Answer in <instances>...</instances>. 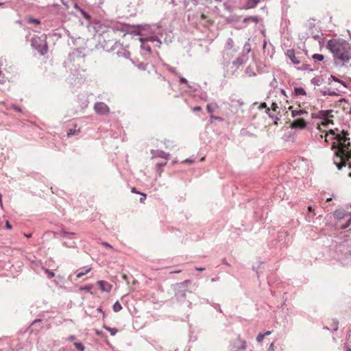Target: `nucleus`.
<instances>
[{"label":"nucleus","instance_id":"nucleus-1","mask_svg":"<svg viewBox=\"0 0 351 351\" xmlns=\"http://www.w3.org/2000/svg\"><path fill=\"white\" fill-rule=\"evenodd\" d=\"M349 134L344 130L329 129L324 133L325 141L335 150L334 163L339 169L348 165L351 170V148ZM351 177V171L349 173Z\"/></svg>","mask_w":351,"mask_h":351},{"label":"nucleus","instance_id":"nucleus-2","mask_svg":"<svg viewBox=\"0 0 351 351\" xmlns=\"http://www.w3.org/2000/svg\"><path fill=\"white\" fill-rule=\"evenodd\" d=\"M327 48L333 54L335 60L340 63L348 62L350 59L349 43L345 40H329Z\"/></svg>","mask_w":351,"mask_h":351},{"label":"nucleus","instance_id":"nucleus-3","mask_svg":"<svg viewBox=\"0 0 351 351\" xmlns=\"http://www.w3.org/2000/svg\"><path fill=\"white\" fill-rule=\"evenodd\" d=\"M151 29V27L149 25H147L145 27H144L143 29H141V32L140 33V35L141 37L140 38V40L141 42V48L142 49L147 51L151 52V46H149L147 43L152 42V43H156L154 46L156 47H160L161 42L158 37L154 34H147V32H148Z\"/></svg>","mask_w":351,"mask_h":351},{"label":"nucleus","instance_id":"nucleus-4","mask_svg":"<svg viewBox=\"0 0 351 351\" xmlns=\"http://www.w3.org/2000/svg\"><path fill=\"white\" fill-rule=\"evenodd\" d=\"M32 46L41 55L45 54L48 49L45 34H42L40 36H34L32 38Z\"/></svg>","mask_w":351,"mask_h":351},{"label":"nucleus","instance_id":"nucleus-5","mask_svg":"<svg viewBox=\"0 0 351 351\" xmlns=\"http://www.w3.org/2000/svg\"><path fill=\"white\" fill-rule=\"evenodd\" d=\"M333 112L332 110H320L317 113L313 114L312 117L315 119H322V121L319 123V128L322 125L324 127H328L330 124L333 125L332 120L330 118L332 117L331 113Z\"/></svg>","mask_w":351,"mask_h":351},{"label":"nucleus","instance_id":"nucleus-6","mask_svg":"<svg viewBox=\"0 0 351 351\" xmlns=\"http://www.w3.org/2000/svg\"><path fill=\"white\" fill-rule=\"evenodd\" d=\"M334 217L337 219H344L346 217H348V219L346 223L342 224L340 226L341 229H346L347 228L351 223V217H349L348 213H345L343 210H337L334 212Z\"/></svg>","mask_w":351,"mask_h":351},{"label":"nucleus","instance_id":"nucleus-7","mask_svg":"<svg viewBox=\"0 0 351 351\" xmlns=\"http://www.w3.org/2000/svg\"><path fill=\"white\" fill-rule=\"evenodd\" d=\"M95 110L98 114H107L109 112V108L108 106L104 102H97L95 104Z\"/></svg>","mask_w":351,"mask_h":351},{"label":"nucleus","instance_id":"nucleus-8","mask_svg":"<svg viewBox=\"0 0 351 351\" xmlns=\"http://www.w3.org/2000/svg\"><path fill=\"white\" fill-rule=\"evenodd\" d=\"M224 50L226 51L227 54L230 53L232 56H234L237 52V50L234 48V41L231 38L227 39Z\"/></svg>","mask_w":351,"mask_h":351},{"label":"nucleus","instance_id":"nucleus-9","mask_svg":"<svg viewBox=\"0 0 351 351\" xmlns=\"http://www.w3.org/2000/svg\"><path fill=\"white\" fill-rule=\"evenodd\" d=\"M306 127V122L302 119H295L291 125L292 129H304Z\"/></svg>","mask_w":351,"mask_h":351},{"label":"nucleus","instance_id":"nucleus-10","mask_svg":"<svg viewBox=\"0 0 351 351\" xmlns=\"http://www.w3.org/2000/svg\"><path fill=\"white\" fill-rule=\"evenodd\" d=\"M286 55L293 64L297 65L300 64V60L296 57L293 49H288L286 52Z\"/></svg>","mask_w":351,"mask_h":351},{"label":"nucleus","instance_id":"nucleus-11","mask_svg":"<svg viewBox=\"0 0 351 351\" xmlns=\"http://www.w3.org/2000/svg\"><path fill=\"white\" fill-rule=\"evenodd\" d=\"M97 284L103 292L108 293L112 290V285L104 280H99Z\"/></svg>","mask_w":351,"mask_h":351},{"label":"nucleus","instance_id":"nucleus-12","mask_svg":"<svg viewBox=\"0 0 351 351\" xmlns=\"http://www.w3.org/2000/svg\"><path fill=\"white\" fill-rule=\"evenodd\" d=\"M152 157L153 158H162L167 159L169 156V153H166L162 150H152Z\"/></svg>","mask_w":351,"mask_h":351},{"label":"nucleus","instance_id":"nucleus-13","mask_svg":"<svg viewBox=\"0 0 351 351\" xmlns=\"http://www.w3.org/2000/svg\"><path fill=\"white\" fill-rule=\"evenodd\" d=\"M259 0H247L246 5H245V9H251L255 8L258 3Z\"/></svg>","mask_w":351,"mask_h":351},{"label":"nucleus","instance_id":"nucleus-14","mask_svg":"<svg viewBox=\"0 0 351 351\" xmlns=\"http://www.w3.org/2000/svg\"><path fill=\"white\" fill-rule=\"evenodd\" d=\"M75 8L79 11L80 12V14L82 15V16L86 19V20H90V15L86 12H85L84 10H82V8H80L77 4L75 5Z\"/></svg>","mask_w":351,"mask_h":351},{"label":"nucleus","instance_id":"nucleus-15","mask_svg":"<svg viewBox=\"0 0 351 351\" xmlns=\"http://www.w3.org/2000/svg\"><path fill=\"white\" fill-rule=\"evenodd\" d=\"M218 108L219 106L216 103L208 104L206 106V110L209 113H213Z\"/></svg>","mask_w":351,"mask_h":351},{"label":"nucleus","instance_id":"nucleus-16","mask_svg":"<svg viewBox=\"0 0 351 351\" xmlns=\"http://www.w3.org/2000/svg\"><path fill=\"white\" fill-rule=\"evenodd\" d=\"M304 114H306V111L304 110H293L291 111V116L293 117H296L300 115H302Z\"/></svg>","mask_w":351,"mask_h":351},{"label":"nucleus","instance_id":"nucleus-17","mask_svg":"<svg viewBox=\"0 0 351 351\" xmlns=\"http://www.w3.org/2000/svg\"><path fill=\"white\" fill-rule=\"evenodd\" d=\"M331 81H334V82H338L343 87H346V85L345 84V82H343V81L340 80L339 79H338L337 77H336L334 75H330V77L328 78V82H329V84H330Z\"/></svg>","mask_w":351,"mask_h":351},{"label":"nucleus","instance_id":"nucleus-18","mask_svg":"<svg viewBox=\"0 0 351 351\" xmlns=\"http://www.w3.org/2000/svg\"><path fill=\"white\" fill-rule=\"evenodd\" d=\"M103 328H105L106 330H108L112 336H114L117 332L118 330L115 328H110L109 326L106 325H104Z\"/></svg>","mask_w":351,"mask_h":351},{"label":"nucleus","instance_id":"nucleus-19","mask_svg":"<svg viewBox=\"0 0 351 351\" xmlns=\"http://www.w3.org/2000/svg\"><path fill=\"white\" fill-rule=\"evenodd\" d=\"M294 93L295 94V95H306V91L303 88H294Z\"/></svg>","mask_w":351,"mask_h":351},{"label":"nucleus","instance_id":"nucleus-20","mask_svg":"<svg viewBox=\"0 0 351 351\" xmlns=\"http://www.w3.org/2000/svg\"><path fill=\"white\" fill-rule=\"evenodd\" d=\"M113 311L116 313L120 311L122 309V306L119 301H117L113 305Z\"/></svg>","mask_w":351,"mask_h":351},{"label":"nucleus","instance_id":"nucleus-21","mask_svg":"<svg viewBox=\"0 0 351 351\" xmlns=\"http://www.w3.org/2000/svg\"><path fill=\"white\" fill-rule=\"evenodd\" d=\"M90 270H91V267H88V268H87V269L80 271V272H78L76 274V277L77 278H80L82 277L84 275L88 274L89 271H90Z\"/></svg>","mask_w":351,"mask_h":351},{"label":"nucleus","instance_id":"nucleus-22","mask_svg":"<svg viewBox=\"0 0 351 351\" xmlns=\"http://www.w3.org/2000/svg\"><path fill=\"white\" fill-rule=\"evenodd\" d=\"M232 57L233 56H232L230 53L227 54L226 51L224 50L223 55L224 61H226L228 63L232 59Z\"/></svg>","mask_w":351,"mask_h":351},{"label":"nucleus","instance_id":"nucleus-23","mask_svg":"<svg viewBox=\"0 0 351 351\" xmlns=\"http://www.w3.org/2000/svg\"><path fill=\"white\" fill-rule=\"evenodd\" d=\"M315 216V213H308L306 215V220L308 222H313L314 221V218Z\"/></svg>","mask_w":351,"mask_h":351},{"label":"nucleus","instance_id":"nucleus-24","mask_svg":"<svg viewBox=\"0 0 351 351\" xmlns=\"http://www.w3.org/2000/svg\"><path fill=\"white\" fill-rule=\"evenodd\" d=\"M313 59L315 61H322L324 60V56L322 54L315 53L312 56Z\"/></svg>","mask_w":351,"mask_h":351},{"label":"nucleus","instance_id":"nucleus-25","mask_svg":"<svg viewBox=\"0 0 351 351\" xmlns=\"http://www.w3.org/2000/svg\"><path fill=\"white\" fill-rule=\"evenodd\" d=\"M322 94L323 95H337L335 91L330 90H324L322 91Z\"/></svg>","mask_w":351,"mask_h":351},{"label":"nucleus","instance_id":"nucleus-26","mask_svg":"<svg viewBox=\"0 0 351 351\" xmlns=\"http://www.w3.org/2000/svg\"><path fill=\"white\" fill-rule=\"evenodd\" d=\"M243 51H245L247 53H249L251 51V46L250 44L247 42L244 45L243 47Z\"/></svg>","mask_w":351,"mask_h":351},{"label":"nucleus","instance_id":"nucleus-27","mask_svg":"<svg viewBox=\"0 0 351 351\" xmlns=\"http://www.w3.org/2000/svg\"><path fill=\"white\" fill-rule=\"evenodd\" d=\"M74 346H75V348L77 350H79L80 351H84V346L81 343H75Z\"/></svg>","mask_w":351,"mask_h":351},{"label":"nucleus","instance_id":"nucleus-28","mask_svg":"<svg viewBox=\"0 0 351 351\" xmlns=\"http://www.w3.org/2000/svg\"><path fill=\"white\" fill-rule=\"evenodd\" d=\"M180 82L182 84H187L188 87L191 88V86L188 84L187 80L183 77H180Z\"/></svg>","mask_w":351,"mask_h":351},{"label":"nucleus","instance_id":"nucleus-29","mask_svg":"<svg viewBox=\"0 0 351 351\" xmlns=\"http://www.w3.org/2000/svg\"><path fill=\"white\" fill-rule=\"evenodd\" d=\"M44 270H45V273L49 276L50 278H53L55 276V274L53 271H50L47 269H44Z\"/></svg>","mask_w":351,"mask_h":351},{"label":"nucleus","instance_id":"nucleus-30","mask_svg":"<svg viewBox=\"0 0 351 351\" xmlns=\"http://www.w3.org/2000/svg\"><path fill=\"white\" fill-rule=\"evenodd\" d=\"M312 84L319 86L321 84L320 80L318 78H313L311 80Z\"/></svg>","mask_w":351,"mask_h":351},{"label":"nucleus","instance_id":"nucleus-31","mask_svg":"<svg viewBox=\"0 0 351 351\" xmlns=\"http://www.w3.org/2000/svg\"><path fill=\"white\" fill-rule=\"evenodd\" d=\"M264 337H265V335H263V333H260L256 337V341L258 342H261Z\"/></svg>","mask_w":351,"mask_h":351},{"label":"nucleus","instance_id":"nucleus-32","mask_svg":"<svg viewBox=\"0 0 351 351\" xmlns=\"http://www.w3.org/2000/svg\"><path fill=\"white\" fill-rule=\"evenodd\" d=\"M28 22L29 23H35V24H40V21L38 20V19H28Z\"/></svg>","mask_w":351,"mask_h":351},{"label":"nucleus","instance_id":"nucleus-33","mask_svg":"<svg viewBox=\"0 0 351 351\" xmlns=\"http://www.w3.org/2000/svg\"><path fill=\"white\" fill-rule=\"evenodd\" d=\"M241 346L240 348L242 350H245L246 348V342L244 340H240Z\"/></svg>","mask_w":351,"mask_h":351},{"label":"nucleus","instance_id":"nucleus-34","mask_svg":"<svg viewBox=\"0 0 351 351\" xmlns=\"http://www.w3.org/2000/svg\"><path fill=\"white\" fill-rule=\"evenodd\" d=\"M62 233L64 234V235L62 236L63 239H66V237L69 235H74L73 232H69L66 231H62Z\"/></svg>","mask_w":351,"mask_h":351},{"label":"nucleus","instance_id":"nucleus-35","mask_svg":"<svg viewBox=\"0 0 351 351\" xmlns=\"http://www.w3.org/2000/svg\"><path fill=\"white\" fill-rule=\"evenodd\" d=\"M92 288H93V286H92V285H86V286H85V287H84L81 288V289H82V290H86V291H91V289H92Z\"/></svg>","mask_w":351,"mask_h":351},{"label":"nucleus","instance_id":"nucleus-36","mask_svg":"<svg viewBox=\"0 0 351 351\" xmlns=\"http://www.w3.org/2000/svg\"><path fill=\"white\" fill-rule=\"evenodd\" d=\"M167 68L173 73L177 75V73H176V68H173V67H171L169 65H167Z\"/></svg>","mask_w":351,"mask_h":351},{"label":"nucleus","instance_id":"nucleus-37","mask_svg":"<svg viewBox=\"0 0 351 351\" xmlns=\"http://www.w3.org/2000/svg\"><path fill=\"white\" fill-rule=\"evenodd\" d=\"M250 20L257 23L258 22V18L256 16H250Z\"/></svg>","mask_w":351,"mask_h":351},{"label":"nucleus","instance_id":"nucleus-38","mask_svg":"<svg viewBox=\"0 0 351 351\" xmlns=\"http://www.w3.org/2000/svg\"><path fill=\"white\" fill-rule=\"evenodd\" d=\"M308 211L310 213H315L314 211H315V208L312 206H308Z\"/></svg>","mask_w":351,"mask_h":351},{"label":"nucleus","instance_id":"nucleus-39","mask_svg":"<svg viewBox=\"0 0 351 351\" xmlns=\"http://www.w3.org/2000/svg\"><path fill=\"white\" fill-rule=\"evenodd\" d=\"M95 333H96L97 335L101 336V337H104V333H103L101 331H100V330H97V329H95Z\"/></svg>","mask_w":351,"mask_h":351},{"label":"nucleus","instance_id":"nucleus-40","mask_svg":"<svg viewBox=\"0 0 351 351\" xmlns=\"http://www.w3.org/2000/svg\"><path fill=\"white\" fill-rule=\"evenodd\" d=\"M267 351H274V343H270Z\"/></svg>","mask_w":351,"mask_h":351},{"label":"nucleus","instance_id":"nucleus-41","mask_svg":"<svg viewBox=\"0 0 351 351\" xmlns=\"http://www.w3.org/2000/svg\"><path fill=\"white\" fill-rule=\"evenodd\" d=\"M210 118L211 119H214V120L222 121V119L221 117H215V116L211 115L210 117Z\"/></svg>","mask_w":351,"mask_h":351},{"label":"nucleus","instance_id":"nucleus-42","mask_svg":"<svg viewBox=\"0 0 351 351\" xmlns=\"http://www.w3.org/2000/svg\"><path fill=\"white\" fill-rule=\"evenodd\" d=\"M166 164H167V162H160V163H158V164L156 165V166H157L158 167H159V168H161V167H164L165 165H166Z\"/></svg>","mask_w":351,"mask_h":351},{"label":"nucleus","instance_id":"nucleus-43","mask_svg":"<svg viewBox=\"0 0 351 351\" xmlns=\"http://www.w3.org/2000/svg\"><path fill=\"white\" fill-rule=\"evenodd\" d=\"M192 110L193 112H196V111H200L202 110V108L199 106H196V107L193 108Z\"/></svg>","mask_w":351,"mask_h":351},{"label":"nucleus","instance_id":"nucleus-44","mask_svg":"<svg viewBox=\"0 0 351 351\" xmlns=\"http://www.w3.org/2000/svg\"><path fill=\"white\" fill-rule=\"evenodd\" d=\"M338 329V322H334V328H333V330L335 331L337 330Z\"/></svg>","mask_w":351,"mask_h":351},{"label":"nucleus","instance_id":"nucleus-45","mask_svg":"<svg viewBox=\"0 0 351 351\" xmlns=\"http://www.w3.org/2000/svg\"><path fill=\"white\" fill-rule=\"evenodd\" d=\"M101 244H102L104 246H105V247H110V248H111V247H112V246H111L108 243H107V242H102V243H101Z\"/></svg>","mask_w":351,"mask_h":351},{"label":"nucleus","instance_id":"nucleus-46","mask_svg":"<svg viewBox=\"0 0 351 351\" xmlns=\"http://www.w3.org/2000/svg\"><path fill=\"white\" fill-rule=\"evenodd\" d=\"M75 336H73V335H71L70 337H69L67 338V340H68V341H73V340H75Z\"/></svg>","mask_w":351,"mask_h":351},{"label":"nucleus","instance_id":"nucleus-47","mask_svg":"<svg viewBox=\"0 0 351 351\" xmlns=\"http://www.w3.org/2000/svg\"><path fill=\"white\" fill-rule=\"evenodd\" d=\"M12 108H13L15 110H16V111H18V112H21V109L19 107H17V106H12Z\"/></svg>","mask_w":351,"mask_h":351},{"label":"nucleus","instance_id":"nucleus-48","mask_svg":"<svg viewBox=\"0 0 351 351\" xmlns=\"http://www.w3.org/2000/svg\"><path fill=\"white\" fill-rule=\"evenodd\" d=\"M195 270L199 271H202L205 270V268L204 267H195Z\"/></svg>","mask_w":351,"mask_h":351},{"label":"nucleus","instance_id":"nucleus-49","mask_svg":"<svg viewBox=\"0 0 351 351\" xmlns=\"http://www.w3.org/2000/svg\"><path fill=\"white\" fill-rule=\"evenodd\" d=\"M234 64H241L243 63V61L242 60H237L236 62H233Z\"/></svg>","mask_w":351,"mask_h":351},{"label":"nucleus","instance_id":"nucleus-50","mask_svg":"<svg viewBox=\"0 0 351 351\" xmlns=\"http://www.w3.org/2000/svg\"><path fill=\"white\" fill-rule=\"evenodd\" d=\"M97 311L101 312L103 314V316H105V313L103 311L102 308L101 307L97 308Z\"/></svg>","mask_w":351,"mask_h":351},{"label":"nucleus","instance_id":"nucleus-51","mask_svg":"<svg viewBox=\"0 0 351 351\" xmlns=\"http://www.w3.org/2000/svg\"><path fill=\"white\" fill-rule=\"evenodd\" d=\"M6 228L8 229H12V226L9 223L8 221H6Z\"/></svg>","mask_w":351,"mask_h":351},{"label":"nucleus","instance_id":"nucleus-52","mask_svg":"<svg viewBox=\"0 0 351 351\" xmlns=\"http://www.w3.org/2000/svg\"><path fill=\"white\" fill-rule=\"evenodd\" d=\"M263 334L265 335V336H268V335H271V332L268 330V331H266L265 332H264Z\"/></svg>","mask_w":351,"mask_h":351},{"label":"nucleus","instance_id":"nucleus-53","mask_svg":"<svg viewBox=\"0 0 351 351\" xmlns=\"http://www.w3.org/2000/svg\"><path fill=\"white\" fill-rule=\"evenodd\" d=\"M143 197H141V199H140L141 202H143L146 198V195L145 194H143Z\"/></svg>","mask_w":351,"mask_h":351},{"label":"nucleus","instance_id":"nucleus-54","mask_svg":"<svg viewBox=\"0 0 351 351\" xmlns=\"http://www.w3.org/2000/svg\"><path fill=\"white\" fill-rule=\"evenodd\" d=\"M138 66L141 69H143V70L145 69V66L143 64H139Z\"/></svg>","mask_w":351,"mask_h":351},{"label":"nucleus","instance_id":"nucleus-55","mask_svg":"<svg viewBox=\"0 0 351 351\" xmlns=\"http://www.w3.org/2000/svg\"><path fill=\"white\" fill-rule=\"evenodd\" d=\"M250 20V17H247V18H245L243 19V23H247L249 22Z\"/></svg>","mask_w":351,"mask_h":351},{"label":"nucleus","instance_id":"nucleus-56","mask_svg":"<svg viewBox=\"0 0 351 351\" xmlns=\"http://www.w3.org/2000/svg\"><path fill=\"white\" fill-rule=\"evenodd\" d=\"M123 56L126 58H128L130 57V53L128 52V53H125L123 54Z\"/></svg>","mask_w":351,"mask_h":351},{"label":"nucleus","instance_id":"nucleus-57","mask_svg":"<svg viewBox=\"0 0 351 351\" xmlns=\"http://www.w3.org/2000/svg\"><path fill=\"white\" fill-rule=\"evenodd\" d=\"M75 245V242H73L72 243H70L69 245H67V246L71 247H74Z\"/></svg>","mask_w":351,"mask_h":351},{"label":"nucleus","instance_id":"nucleus-58","mask_svg":"<svg viewBox=\"0 0 351 351\" xmlns=\"http://www.w3.org/2000/svg\"><path fill=\"white\" fill-rule=\"evenodd\" d=\"M180 272V270H176V271H172L170 273L171 274H178Z\"/></svg>","mask_w":351,"mask_h":351},{"label":"nucleus","instance_id":"nucleus-59","mask_svg":"<svg viewBox=\"0 0 351 351\" xmlns=\"http://www.w3.org/2000/svg\"><path fill=\"white\" fill-rule=\"evenodd\" d=\"M74 133L72 132V131H70L69 132H68V136H71V135H73Z\"/></svg>","mask_w":351,"mask_h":351},{"label":"nucleus","instance_id":"nucleus-60","mask_svg":"<svg viewBox=\"0 0 351 351\" xmlns=\"http://www.w3.org/2000/svg\"><path fill=\"white\" fill-rule=\"evenodd\" d=\"M3 82H4V77H0V82L2 83Z\"/></svg>","mask_w":351,"mask_h":351},{"label":"nucleus","instance_id":"nucleus-61","mask_svg":"<svg viewBox=\"0 0 351 351\" xmlns=\"http://www.w3.org/2000/svg\"><path fill=\"white\" fill-rule=\"evenodd\" d=\"M272 106H273L274 110H275L276 108L277 107V105L276 104H273Z\"/></svg>","mask_w":351,"mask_h":351},{"label":"nucleus","instance_id":"nucleus-62","mask_svg":"<svg viewBox=\"0 0 351 351\" xmlns=\"http://www.w3.org/2000/svg\"><path fill=\"white\" fill-rule=\"evenodd\" d=\"M184 162H191V160L190 159H186V160H184Z\"/></svg>","mask_w":351,"mask_h":351},{"label":"nucleus","instance_id":"nucleus-63","mask_svg":"<svg viewBox=\"0 0 351 351\" xmlns=\"http://www.w3.org/2000/svg\"><path fill=\"white\" fill-rule=\"evenodd\" d=\"M274 83H277L276 81V79L274 77V80H273V82H272V85L274 86Z\"/></svg>","mask_w":351,"mask_h":351},{"label":"nucleus","instance_id":"nucleus-64","mask_svg":"<svg viewBox=\"0 0 351 351\" xmlns=\"http://www.w3.org/2000/svg\"><path fill=\"white\" fill-rule=\"evenodd\" d=\"M262 107L266 108L267 107L266 104L265 103L262 104Z\"/></svg>","mask_w":351,"mask_h":351}]
</instances>
